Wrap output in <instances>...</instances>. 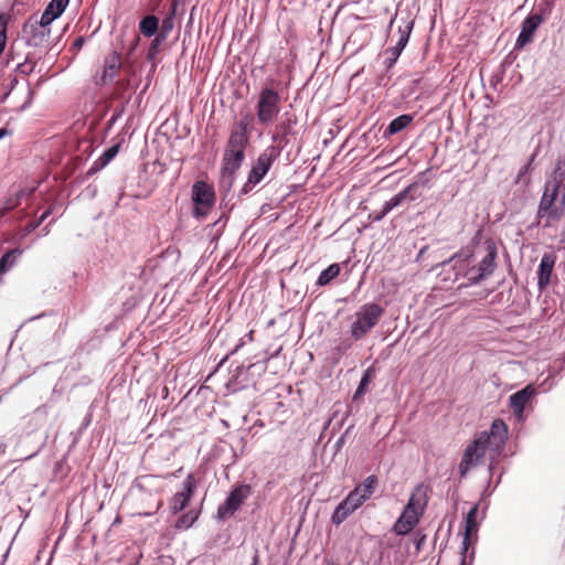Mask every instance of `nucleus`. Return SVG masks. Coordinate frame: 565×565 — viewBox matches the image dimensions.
Masks as SVG:
<instances>
[{
    "label": "nucleus",
    "mask_w": 565,
    "mask_h": 565,
    "mask_svg": "<svg viewBox=\"0 0 565 565\" xmlns=\"http://www.w3.org/2000/svg\"><path fill=\"white\" fill-rule=\"evenodd\" d=\"M192 201L194 203V216L198 218L205 217L215 202L213 188L203 181H196L192 188Z\"/></svg>",
    "instance_id": "obj_7"
},
{
    "label": "nucleus",
    "mask_w": 565,
    "mask_h": 565,
    "mask_svg": "<svg viewBox=\"0 0 565 565\" xmlns=\"http://www.w3.org/2000/svg\"><path fill=\"white\" fill-rule=\"evenodd\" d=\"M415 543H416V550L418 551V550H419V547H420L422 540H418V541H416Z\"/></svg>",
    "instance_id": "obj_44"
},
{
    "label": "nucleus",
    "mask_w": 565,
    "mask_h": 565,
    "mask_svg": "<svg viewBox=\"0 0 565 565\" xmlns=\"http://www.w3.org/2000/svg\"><path fill=\"white\" fill-rule=\"evenodd\" d=\"M245 158V152L239 150H225L223 157V179L232 185L235 172L239 169Z\"/></svg>",
    "instance_id": "obj_14"
},
{
    "label": "nucleus",
    "mask_w": 565,
    "mask_h": 565,
    "mask_svg": "<svg viewBox=\"0 0 565 565\" xmlns=\"http://www.w3.org/2000/svg\"><path fill=\"white\" fill-rule=\"evenodd\" d=\"M556 257L553 254H544L537 273V285L540 289H544L550 285L551 275L555 265Z\"/></svg>",
    "instance_id": "obj_17"
},
{
    "label": "nucleus",
    "mask_w": 565,
    "mask_h": 565,
    "mask_svg": "<svg viewBox=\"0 0 565 565\" xmlns=\"http://www.w3.org/2000/svg\"><path fill=\"white\" fill-rule=\"evenodd\" d=\"M507 439L508 426L502 419H494L491 424L490 431L481 433L473 443L467 447L459 465L461 477H465L472 467L480 462L487 450L498 455L503 449Z\"/></svg>",
    "instance_id": "obj_1"
},
{
    "label": "nucleus",
    "mask_w": 565,
    "mask_h": 565,
    "mask_svg": "<svg viewBox=\"0 0 565 565\" xmlns=\"http://www.w3.org/2000/svg\"><path fill=\"white\" fill-rule=\"evenodd\" d=\"M118 153V146H113L110 148H108L104 153L103 156L100 157V159L103 160V163L106 164L108 163L111 159H114L116 157V154Z\"/></svg>",
    "instance_id": "obj_34"
},
{
    "label": "nucleus",
    "mask_w": 565,
    "mask_h": 565,
    "mask_svg": "<svg viewBox=\"0 0 565 565\" xmlns=\"http://www.w3.org/2000/svg\"><path fill=\"white\" fill-rule=\"evenodd\" d=\"M384 310L381 306L369 302L361 306L353 315L350 333L354 340L362 339L379 322Z\"/></svg>",
    "instance_id": "obj_4"
},
{
    "label": "nucleus",
    "mask_w": 565,
    "mask_h": 565,
    "mask_svg": "<svg viewBox=\"0 0 565 565\" xmlns=\"http://www.w3.org/2000/svg\"><path fill=\"white\" fill-rule=\"evenodd\" d=\"M198 488V480L194 475L189 473L182 482L180 491L175 492L169 501V508L172 513L177 514L184 510Z\"/></svg>",
    "instance_id": "obj_9"
},
{
    "label": "nucleus",
    "mask_w": 565,
    "mask_h": 565,
    "mask_svg": "<svg viewBox=\"0 0 565 565\" xmlns=\"http://www.w3.org/2000/svg\"><path fill=\"white\" fill-rule=\"evenodd\" d=\"M173 23L171 18H166L162 21L161 32L159 34H168L172 30Z\"/></svg>",
    "instance_id": "obj_36"
},
{
    "label": "nucleus",
    "mask_w": 565,
    "mask_h": 565,
    "mask_svg": "<svg viewBox=\"0 0 565 565\" xmlns=\"http://www.w3.org/2000/svg\"><path fill=\"white\" fill-rule=\"evenodd\" d=\"M84 44V39L83 38H77L74 43H73V46L76 47L77 50H79Z\"/></svg>",
    "instance_id": "obj_39"
},
{
    "label": "nucleus",
    "mask_w": 565,
    "mask_h": 565,
    "mask_svg": "<svg viewBox=\"0 0 565 565\" xmlns=\"http://www.w3.org/2000/svg\"><path fill=\"white\" fill-rule=\"evenodd\" d=\"M529 170V166H524L522 169H520L518 173V181H520L524 175H526Z\"/></svg>",
    "instance_id": "obj_38"
},
{
    "label": "nucleus",
    "mask_w": 565,
    "mask_h": 565,
    "mask_svg": "<svg viewBox=\"0 0 565 565\" xmlns=\"http://www.w3.org/2000/svg\"><path fill=\"white\" fill-rule=\"evenodd\" d=\"M393 209H395V207H394V205H392V201H391V200L386 201V202L383 204V206H382V211H381V213H380L379 215H376V216L374 217V220H375V221H380V220H382V218H383L386 214H388Z\"/></svg>",
    "instance_id": "obj_35"
},
{
    "label": "nucleus",
    "mask_w": 565,
    "mask_h": 565,
    "mask_svg": "<svg viewBox=\"0 0 565 565\" xmlns=\"http://www.w3.org/2000/svg\"><path fill=\"white\" fill-rule=\"evenodd\" d=\"M340 274V266L338 264H331L328 268L321 271L318 277L317 284L319 286L328 285Z\"/></svg>",
    "instance_id": "obj_25"
},
{
    "label": "nucleus",
    "mask_w": 565,
    "mask_h": 565,
    "mask_svg": "<svg viewBox=\"0 0 565 565\" xmlns=\"http://www.w3.org/2000/svg\"><path fill=\"white\" fill-rule=\"evenodd\" d=\"M158 25H159V20L157 17L147 15L140 21L139 29H140V32L145 36L150 38L156 34V32L158 30Z\"/></svg>",
    "instance_id": "obj_23"
},
{
    "label": "nucleus",
    "mask_w": 565,
    "mask_h": 565,
    "mask_svg": "<svg viewBox=\"0 0 565 565\" xmlns=\"http://www.w3.org/2000/svg\"><path fill=\"white\" fill-rule=\"evenodd\" d=\"M413 120V117L411 115H401L398 117H396L395 119H393L387 129H386V134L388 135H395L399 131H402L403 129H405Z\"/></svg>",
    "instance_id": "obj_24"
},
{
    "label": "nucleus",
    "mask_w": 565,
    "mask_h": 565,
    "mask_svg": "<svg viewBox=\"0 0 565 565\" xmlns=\"http://www.w3.org/2000/svg\"><path fill=\"white\" fill-rule=\"evenodd\" d=\"M565 209V168L558 166L545 183L539 214L558 218Z\"/></svg>",
    "instance_id": "obj_2"
},
{
    "label": "nucleus",
    "mask_w": 565,
    "mask_h": 565,
    "mask_svg": "<svg viewBox=\"0 0 565 565\" xmlns=\"http://www.w3.org/2000/svg\"><path fill=\"white\" fill-rule=\"evenodd\" d=\"M370 370H367L364 375L362 376L360 384L354 393L353 398L356 399L359 396L363 395L365 392V387L369 385L371 381Z\"/></svg>",
    "instance_id": "obj_31"
},
{
    "label": "nucleus",
    "mask_w": 565,
    "mask_h": 565,
    "mask_svg": "<svg viewBox=\"0 0 565 565\" xmlns=\"http://www.w3.org/2000/svg\"><path fill=\"white\" fill-rule=\"evenodd\" d=\"M21 255V250L19 249H12L6 253L0 258V274H3L8 271L13 264L15 263L17 258Z\"/></svg>",
    "instance_id": "obj_26"
},
{
    "label": "nucleus",
    "mask_w": 565,
    "mask_h": 565,
    "mask_svg": "<svg viewBox=\"0 0 565 565\" xmlns=\"http://www.w3.org/2000/svg\"><path fill=\"white\" fill-rule=\"evenodd\" d=\"M120 57L118 54L113 53L105 60L104 72L102 75V82L105 84L111 82L117 75L120 68Z\"/></svg>",
    "instance_id": "obj_20"
},
{
    "label": "nucleus",
    "mask_w": 565,
    "mask_h": 565,
    "mask_svg": "<svg viewBox=\"0 0 565 565\" xmlns=\"http://www.w3.org/2000/svg\"><path fill=\"white\" fill-rule=\"evenodd\" d=\"M49 214H50V212H49V211L44 212V213L41 215V217H40V222H43V221L47 217V215H49Z\"/></svg>",
    "instance_id": "obj_41"
},
{
    "label": "nucleus",
    "mask_w": 565,
    "mask_h": 565,
    "mask_svg": "<svg viewBox=\"0 0 565 565\" xmlns=\"http://www.w3.org/2000/svg\"><path fill=\"white\" fill-rule=\"evenodd\" d=\"M406 29L407 30H398L399 38L396 44L393 47L386 50L387 58L390 61L388 66H391L393 63L397 61L398 56L401 55L402 51L404 50L408 42L411 28L407 26Z\"/></svg>",
    "instance_id": "obj_18"
},
{
    "label": "nucleus",
    "mask_w": 565,
    "mask_h": 565,
    "mask_svg": "<svg viewBox=\"0 0 565 565\" xmlns=\"http://www.w3.org/2000/svg\"><path fill=\"white\" fill-rule=\"evenodd\" d=\"M55 19H57V17H55L53 12L45 9L41 15L40 24L43 28L49 26Z\"/></svg>",
    "instance_id": "obj_33"
},
{
    "label": "nucleus",
    "mask_w": 565,
    "mask_h": 565,
    "mask_svg": "<svg viewBox=\"0 0 565 565\" xmlns=\"http://www.w3.org/2000/svg\"><path fill=\"white\" fill-rule=\"evenodd\" d=\"M156 481H157L156 476H142L138 479V481L136 483V488L141 492H143L146 490H151L154 487Z\"/></svg>",
    "instance_id": "obj_30"
},
{
    "label": "nucleus",
    "mask_w": 565,
    "mask_h": 565,
    "mask_svg": "<svg viewBox=\"0 0 565 565\" xmlns=\"http://www.w3.org/2000/svg\"><path fill=\"white\" fill-rule=\"evenodd\" d=\"M477 255L476 271L470 276V284L477 285L488 276H490L495 268L497 248L493 244L487 243L484 247L478 248L473 252Z\"/></svg>",
    "instance_id": "obj_6"
},
{
    "label": "nucleus",
    "mask_w": 565,
    "mask_h": 565,
    "mask_svg": "<svg viewBox=\"0 0 565 565\" xmlns=\"http://www.w3.org/2000/svg\"><path fill=\"white\" fill-rule=\"evenodd\" d=\"M377 483H379L377 477L374 475H371V476L366 477L365 480L362 483L358 484L353 490H354V492H358V494H360V498H362V500L365 502L375 492V490L377 488Z\"/></svg>",
    "instance_id": "obj_21"
},
{
    "label": "nucleus",
    "mask_w": 565,
    "mask_h": 565,
    "mask_svg": "<svg viewBox=\"0 0 565 565\" xmlns=\"http://www.w3.org/2000/svg\"><path fill=\"white\" fill-rule=\"evenodd\" d=\"M9 135V131L8 129L6 128H0V139H2L3 137L8 136Z\"/></svg>",
    "instance_id": "obj_40"
},
{
    "label": "nucleus",
    "mask_w": 565,
    "mask_h": 565,
    "mask_svg": "<svg viewBox=\"0 0 565 565\" xmlns=\"http://www.w3.org/2000/svg\"><path fill=\"white\" fill-rule=\"evenodd\" d=\"M10 21V17L7 14H0V56L2 55L7 45V29Z\"/></svg>",
    "instance_id": "obj_28"
},
{
    "label": "nucleus",
    "mask_w": 565,
    "mask_h": 565,
    "mask_svg": "<svg viewBox=\"0 0 565 565\" xmlns=\"http://www.w3.org/2000/svg\"><path fill=\"white\" fill-rule=\"evenodd\" d=\"M277 153L275 148H267L263 153L259 154L255 166L252 168L247 183L245 184V189L248 185H256L262 181V179L269 171L274 160L276 159Z\"/></svg>",
    "instance_id": "obj_10"
},
{
    "label": "nucleus",
    "mask_w": 565,
    "mask_h": 565,
    "mask_svg": "<svg viewBox=\"0 0 565 565\" xmlns=\"http://www.w3.org/2000/svg\"><path fill=\"white\" fill-rule=\"evenodd\" d=\"M198 518H199V512L195 510H190L179 518V520L177 521L175 527L179 530H186L193 525V523L198 520Z\"/></svg>",
    "instance_id": "obj_27"
},
{
    "label": "nucleus",
    "mask_w": 565,
    "mask_h": 565,
    "mask_svg": "<svg viewBox=\"0 0 565 565\" xmlns=\"http://www.w3.org/2000/svg\"><path fill=\"white\" fill-rule=\"evenodd\" d=\"M417 190L418 184L415 182L411 183L403 191L398 192L396 195L390 199L392 201V205L397 207L406 201H415L419 196V194H417Z\"/></svg>",
    "instance_id": "obj_22"
},
{
    "label": "nucleus",
    "mask_w": 565,
    "mask_h": 565,
    "mask_svg": "<svg viewBox=\"0 0 565 565\" xmlns=\"http://www.w3.org/2000/svg\"><path fill=\"white\" fill-rule=\"evenodd\" d=\"M543 22L540 14H530L522 23L521 31L516 39V47L522 49L532 42L533 35Z\"/></svg>",
    "instance_id": "obj_15"
},
{
    "label": "nucleus",
    "mask_w": 565,
    "mask_h": 565,
    "mask_svg": "<svg viewBox=\"0 0 565 565\" xmlns=\"http://www.w3.org/2000/svg\"><path fill=\"white\" fill-rule=\"evenodd\" d=\"M364 501L360 498L358 492L352 490L344 500H342L333 511L331 521L335 525L343 523L352 513H354Z\"/></svg>",
    "instance_id": "obj_11"
},
{
    "label": "nucleus",
    "mask_w": 565,
    "mask_h": 565,
    "mask_svg": "<svg viewBox=\"0 0 565 565\" xmlns=\"http://www.w3.org/2000/svg\"><path fill=\"white\" fill-rule=\"evenodd\" d=\"M280 96L273 88H263L257 102V119L263 125H271L280 111Z\"/></svg>",
    "instance_id": "obj_5"
},
{
    "label": "nucleus",
    "mask_w": 565,
    "mask_h": 565,
    "mask_svg": "<svg viewBox=\"0 0 565 565\" xmlns=\"http://www.w3.org/2000/svg\"><path fill=\"white\" fill-rule=\"evenodd\" d=\"M477 255L469 249L463 248L459 253L455 254L449 262L454 264L456 269V276L467 277L470 281V276L475 275L476 271Z\"/></svg>",
    "instance_id": "obj_12"
},
{
    "label": "nucleus",
    "mask_w": 565,
    "mask_h": 565,
    "mask_svg": "<svg viewBox=\"0 0 565 565\" xmlns=\"http://www.w3.org/2000/svg\"><path fill=\"white\" fill-rule=\"evenodd\" d=\"M250 565H258V555H255Z\"/></svg>",
    "instance_id": "obj_43"
},
{
    "label": "nucleus",
    "mask_w": 565,
    "mask_h": 565,
    "mask_svg": "<svg viewBox=\"0 0 565 565\" xmlns=\"http://www.w3.org/2000/svg\"><path fill=\"white\" fill-rule=\"evenodd\" d=\"M162 507V501L161 500H157L154 503H153V510L152 511H149V512H145L143 515H152L154 514L160 508Z\"/></svg>",
    "instance_id": "obj_37"
},
{
    "label": "nucleus",
    "mask_w": 565,
    "mask_h": 565,
    "mask_svg": "<svg viewBox=\"0 0 565 565\" xmlns=\"http://www.w3.org/2000/svg\"><path fill=\"white\" fill-rule=\"evenodd\" d=\"M252 489L248 484H238L230 492L226 501L217 509L218 519H225L227 515H233L245 500L250 495Z\"/></svg>",
    "instance_id": "obj_8"
},
{
    "label": "nucleus",
    "mask_w": 565,
    "mask_h": 565,
    "mask_svg": "<svg viewBox=\"0 0 565 565\" xmlns=\"http://www.w3.org/2000/svg\"><path fill=\"white\" fill-rule=\"evenodd\" d=\"M478 507L475 505L469 510L465 520V534L462 540V553L466 554L469 547L476 542L478 533L477 522Z\"/></svg>",
    "instance_id": "obj_16"
},
{
    "label": "nucleus",
    "mask_w": 565,
    "mask_h": 565,
    "mask_svg": "<svg viewBox=\"0 0 565 565\" xmlns=\"http://www.w3.org/2000/svg\"><path fill=\"white\" fill-rule=\"evenodd\" d=\"M68 2L70 0H51L45 9L58 18L66 9Z\"/></svg>",
    "instance_id": "obj_29"
},
{
    "label": "nucleus",
    "mask_w": 565,
    "mask_h": 565,
    "mask_svg": "<svg viewBox=\"0 0 565 565\" xmlns=\"http://www.w3.org/2000/svg\"><path fill=\"white\" fill-rule=\"evenodd\" d=\"M166 40V34H158L153 41L151 42V45L149 47V51H148V56L151 58L153 57L157 52H158V47L160 46V44Z\"/></svg>",
    "instance_id": "obj_32"
},
{
    "label": "nucleus",
    "mask_w": 565,
    "mask_h": 565,
    "mask_svg": "<svg viewBox=\"0 0 565 565\" xmlns=\"http://www.w3.org/2000/svg\"><path fill=\"white\" fill-rule=\"evenodd\" d=\"M561 243L565 244V230L561 233Z\"/></svg>",
    "instance_id": "obj_42"
},
{
    "label": "nucleus",
    "mask_w": 565,
    "mask_h": 565,
    "mask_svg": "<svg viewBox=\"0 0 565 565\" xmlns=\"http://www.w3.org/2000/svg\"><path fill=\"white\" fill-rule=\"evenodd\" d=\"M328 565H334V564H332V563H329Z\"/></svg>",
    "instance_id": "obj_45"
},
{
    "label": "nucleus",
    "mask_w": 565,
    "mask_h": 565,
    "mask_svg": "<svg viewBox=\"0 0 565 565\" xmlns=\"http://www.w3.org/2000/svg\"><path fill=\"white\" fill-rule=\"evenodd\" d=\"M535 394V388L527 385L510 396V407L518 420H524V409L533 401Z\"/></svg>",
    "instance_id": "obj_13"
},
{
    "label": "nucleus",
    "mask_w": 565,
    "mask_h": 565,
    "mask_svg": "<svg viewBox=\"0 0 565 565\" xmlns=\"http://www.w3.org/2000/svg\"><path fill=\"white\" fill-rule=\"evenodd\" d=\"M247 141L246 127L241 125L238 129L232 131L226 149L244 151Z\"/></svg>",
    "instance_id": "obj_19"
},
{
    "label": "nucleus",
    "mask_w": 565,
    "mask_h": 565,
    "mask_svg": "<svg viewBox=\"0 0 565 565\" xmlns=\"http://www.w3.org/2000/svg\"><path fill=\"white\" fill-rule=\"evenodd\" d=\"M427 504L425 492L422 488H416L404 508L401 516L395 522L393 530L398 535L409 533L418 523Z\"/></svg>",
    "instance_id": "obj_3"
}]
</instances>
